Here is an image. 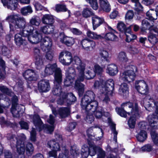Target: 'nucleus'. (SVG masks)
Here are the masks:
<instances>
[{
	"instance_id": "59",
	"label": "nucleus",
	"mask_w": 158,
	"mask_h": 158,
	"mask_svg": "<svg viewBox=\"0 0 158 158\" xmlns=\"http://www.w3.org/2000/svg\"><path fill=\"white\" fill-rule=\"evenodd\" d=\"M34 5L36 10H47V8L44 7L38 2H35L34 3Z\"/></svg>"
},
{
	"instance_id": "18",
	"label": "nucleus",
	"mask_w": 158,
	"mask_h": 158,
	"mask_svg": "<svg viewBox=\"0 0 158 158\" xmlns=\"http://www.w3.org/2000/svg\"><path fill=\"white\" fill-rule=\"evenodd\" d=\"M95 95L94 93L91 91H88L82 98L81 103L85 106L87 104L86 102L97 101L95 100Z\"/></svg>"
},
{
	"instance_id": "20",
	"label": "nucleus",
	"mask_w": 158,
	"mask_h": 158,
	"mask_svg": "<svg viewBox=\"0 0 158 158\" xmlns=\"http://www.w3.org/2000/svg\"><path fill=\"white\" fill-rule=\"evenodd\" d=\"M97 151L99 152L98 155V157L100 158H104L105 156V152L102 150L100 148L93 146L90 147L89 148V154L90 156H94Z\"/></svg>"
},
{
	"instance_id": "54",
	"label": "nucleus",
	"mask_w": 158,
	"mask_h": 158,
	"mask_svg": "<svg viewBox=\"0 0 158 158\" xmlns=\"http://www.w3.org/2000/svg\"><path fill=\"white\" fill-rule=\"evenodd\" d=\"M151 135L154 143L158 146V134L155 131H152L151 132Z\"/></svg>"
},
{
	"instance_id": "42",
	"label": "nucleus",
	"mask_w": 158,
	"mask_h": 158,
	"mask_svg": "<svg viewBox=\"0 0 158 158\" xmlns=\"http://www.w3.org/2000/svg\"><path fill=\"white\" fill-rule=\"evenodd\" d=\"M48 145L50 148H52L55 151H59L60 149V147L57 142H56L54 140H52L49 141L48 143Z\"/></svg>"
},
{
	"instance_id": "29",
	"label": "nucleus",
	"mask_w": 158,
	"mask_h": 158,
	"mask_svg": "<svg viewBox=\"0 0 158 158\" xmlns=\"http://www.w3.org/2000/svg\"><path fill=\"white\" fill-rule=\"evenodd\" d=\"M54 26L53 25H48L41 27L40 28V31L46 34L52 33L54 29Z\"/></svg>"
},
{
	"instance_id": "39",
	"label": "nucleus",
	"mask_w": 158,
	"mask_h": 158,
	"mask_svg": "<svg viewBox=\"0 0 158 158\" xmlns=\"http://www.w3.org/2000/svg\"><path fill=\"white\" fill-rule=\"evenodd\" d=\"M154 32L153 30H151L148 36V39L149 42L152 44L154 45L158 42V40L153 32Z\"/></svg>"
},
{
	"instance_id": "25",
	"label": "nucleus",
	"mask_w": 158,
	"mask_h": 158,
	"mask_svg": "<svg viewBox=\"0 0 158 158\" xmlns=\"http://www.w3.org/2000/svg\"><path fill=\"white\" fill-rule=\"evenodd\" d=\"M92 19L94 30L104 22V19L102 18L99 17L96 15L93 16Z\"/></svg>"
},
{
	"instance_id": "2",
	"label": "nucleus",
	"mask_w": 158,
	"mask_h": 158,
	"mask_svg": "<svg viewBox=\"0 0 158 158\" xmlns=\"http://www.w3.org/2000/svg\"><path fill=\"white\" fill-rule=\"evenodd\" d=\"M82 63L84 64L83 67L82 68L81 71L77 70L78 73V76L77 80L75 81V88L78 91L79 94L82 95L84 91V85L80 83V81H83L85 79H90L94 78L95 76V73L94 70H92V68L90 66H87L86 73L85 74V70L86 64L85 62L82 61Z\"/></svg>"
},
{
	"instance_id": "48",
	"label": "nucleus",
	"mask_w": 158,
	"mask_h": 158,
	"mask_svg": "<svg viewBox=\"0 0 158 158\" xmlns=\"http://www.w3.org/2000/svg\"><path fill=\"white\" fill-rule=\"evenodd\" d=\"M25 150L27 153L31 154L33 152L34 150V147L32 144L30 143L24 142Z\"/></svg>"
},
{
	"instance_id": "8",
	"label": "nucleus",
	"mask_w": 158,
	"mask_h": 158,
	"mask_svg": "<svg viewBox=\"0 0 158 158\" xmlns=\"http://www.w3.org/2000/svg\"><path fill=\"white\" fill-rule=\"evenodd\" d=\"M31 117L32 118L33 123L36 129H38L39 131H40L44 129L47 130L50 133L53 131L54 126L53 124L54 123L55 119L54 117L52 115H50L49 118L47 120L48 123L52 125L51 126L46 125H43L39 116L38 115H31Z\"/></svg>"
},
{
	"instance_id": "49",
	"label": "nucleus",
	"mask_w": 158,
	"mask_h": 158,
	"mask_svg": "<svg viewBox=\"0 0 158 158\" xmlns=\"http://www.w3.org/2000/svg\"><path fill=\"white\" fill-rule=\"evenodd\" d=\"M152 103H153V101L152 99H148L146 101L144 100V104L145 109L150 111L152 110V109H153V108L151 107Z\"/></svg>"
},
{
	"instance_id": "13",
	"label": "nucleus",
	"mask_w": 158,
	"mask_h": 158,
	"mask_svg": "<svg viewBox=\"0 0 158 158\" xmlns=\"http://www.w3.org/2000/svg\"><path fill=\"white\" fill-rule=\"evenodd\" d=\"M71 67L66 70V78L64 80V84L65 86H69L73 82L76 76V73L74 67Z\"/></svg>"
},
{
	"instance_id": "32",
	"label": "nucleus",
	"mask_w": 158,
	"mask_h": 158,
	"mask_svg": "<svg viewBox=\"0 0 158 158\" xmlns=\"http://www.w3.org/2000/svg\"><path fill=\"white\" fill-rule=\"evenodd\" d=\"M66 100L63 104L70 105L73 102L76 101V98L72 93L67 94L66 93Z\"/></svg>"
},
{
	"instance_id": "26",
	"label": "nucleus",
	"mask_w": 158,
	"mask_h": 158,
	"mask_svg": "<svg viewBox=\"0 0 158 158\" xmlns=\"http://www.w3.org/2000/svg\"><path fill=\"white\" fill-rule=\"evenodd\" d=\"M58 69H60L61 70L60 68H57V65L56 64H48L45 68L44 72L45 74V76H46L52 74L53 73L54 71H55V75L56 72Z\"/></svg>"
},
{
	"instance_id": "21",
	"label": "nucleus",
	"mask_w": 158,
	"mask_h": 158,
	"mask_svg": "<svg viewBox=\"0 0 158 158\" xmlns=\"http://www.w3.org/2000/svg\"><path fill=\"white\" fill-rule=\"evenodd\" d=\"M23 75L25 79L28 81H35L38 78V75L33 70L31 69L26 71Z\"/></svg>"
},
{
	"instance_id": "55",
	"label": "nucleus",
	"mask_w": 158,
	"mask_h": 158,
	"mask_svg": "<svg viewBox=\"0 0 158 158\" xmlns=\"http://www.w3.org/2000/svg\"><path fill=\"white\" fill-rule=\"evenodd\" d=\"M56 10L57 12L61 11H67V9L64 5H56L55 6Z\"/></svg>"
},
{
	"instance_id": "3",
	"label": "nucleus",
	"mask_w": 158,
	"mask_h": 158,
	"mask_svg": "<svg viewBox=\"0 0 158 158\" xmlns=\"http://www.w3.org/2000/svg\"><path fill=\"white\" fill-rule=\"evenodd\" d=\"M59 60L63 65L69 66L72 63V66L79 71H81L84 64L81 63L82 60L77 56H75L73 58L71 53L67 51L61 52L59 54Z\"/></svg>"
},
{
	"instance_id": "27",
	"label": "nucleus",
	"mask_w": 158,
	"mask_h": 158,
	"mask_svg": "<svg viewBox=\"0 0 158 158\" xmlns=\"http://www.w3.org/2000/svg\"><path fill=\"white\" fill-rule=\"evenodd\" d=\"M150 22L147 19L143 20L142 22L143 29L144 30L149 29L150 31L151 30H153L154 32L158 33V29L156 28H152V25L150 24Z\"/></svg>"
},
{
	"instance_id": "1",
	"label": "nucleus",
	"mask_w": 158,
	"mask_h": 158,
	"mask_svg": "<svg viewBox=\"0 0 158 158\" xmlns=\"http://www.w3.org/2000/svg\"><path fill=\"white\" fill-rule=\"evenodd\" d=\"M122 108H116V110L121 117L126 118L127 115L130 117L128 121V124L131 128L135 127L137 118L139 116V109L136 103L133 104L128 102L122 105Z\"/></svg>"
},
{
	"instance_id": "6",
	"label": "nucleus",
	"mask_w": 158,
	"mask_h": 158,
	"mask_svg": "<svg viewBox=\"0 0 158 158\" xmlns=\"http://www.w3.org/2000/svg\"><path fill=\"white\" fill-rule=\"evenodd\" d=\"M40 30L34 29L33 26L28 24L24 28L22 33L23 35L27 36L28 41L32 44H36L42 40L43 35Z\"/></svg>"
},
{
	"instance_id": "53",
	"label": "nucleus",
	"mask_w": 158,
	"mask_h": 158,
	"mask_svg": "<svg viewBox=\"0 0 158 158\" xmlns=\"http://www.w3.org/2000/svg\"><path fill=\"white\" fill-rule=\"evenodd\" d=\"M94 71L95 74H101L104 71V68L98 64H95L94 66Z\"/></svg>"
},
{
	"instance_id": "61",
	"label": "nucleus",
	"mask_w": 158,
	"mask_h": 158,
	"mask_svg": "<svg viewBox=\"0 0 158 158\" xmlns=\"http://www.w3.org/2000/svg\"><path fill=\"white\" fill-rule=\"evenodd\" d=\"M47 52L45 55L46 58L49 60H52L53 58V53L51 49L46 51Z\"/></svg>"
},
{
	"instance_id": "14",
	"label": "nucleus",
	"mask_w": 158,
	"mask_h": 158,
	"mask_svg": "<svg viewBox=\"0 0 158 158\" xmlns=\"http://www.w3.org/2000/svg\"><path fill=\"white\" fill-rule=\"evenodd\" d=\"M80 44L82 48L87 51H92L95 47L96 43L92 40L85 39L80 41Z\"/></svg>"
},
{
	"instance_id": "41",
	"label": "nucleus",
	"mask_w": 158,
	"mask_h": 158,
	"mask_svg": "<svg viewBox=\"0 0 158 158\" xmlns=\"http://www.w3.org/2000/svg\"><path fill=\"white\" fill-rule=\"evenodd\" d=\"M86 34L88 37L94 40L102 39L103 38V36L101 35H98L96 33L90 31H88Z\"/></svg>"
},
{
	"instance_id": "17",
	"label": "nucleus",
	"mask_w": 158,
	"mask_h": 158,
	"mask_svg": "<svg viewBox=\"0 0 158 158\" xmlns=\"http://www.w3.org/2000/svg\"><path fill=\"white\" fill-rule=\"evenodd\" d=\"M38 89L39 91L41 92L49 91L51 89L49 81L45 79L40 81L38 84Z\"/></svg>"
},
{
	"instance_id": "63",
	"label": "nucleus",
	"mask_w": 158,
	"mask_h": 158,
	"mask_svg": "<svg viewBox=\"0 0 158 158\" xmlns=\"http://www.w3.org/2000/svg\"><path fill=\"white\" fill-rule=\"evenodd\" d=\"M30 139L33 142L36 140V133L35 129L34 128H32L31 131L30 133Z\"/></svg>"
},
{
	"instance_id": "15",
	"label": "nucleus",
	"mask_w": 158,
	"mask_h": 158,
	"mask_svg": "<svg viewBox=\"0 0 158 158\" xmlns=\"http://www.w3.org/2000/svg\"><path fill=\"white\" fill-rule=\"evenodd\" d=\"M135 87L137 90L142 94H146L148 91V85L144 81H136Z\"/></svg>"
},
{
	"instance_id": "60",
	"label": "nucleus",
	"mask_w": 158,
	"mask_h": 158,
	"mask_svg": "<svg viewBox=\"0 0 158 158\" xmlns=\"http://www.w3.org/2000/svg\"><path fill=\"white\" fill-rule=\"evenodd\" d=\"M134 16L133 11L132 10H129L125 15V18L126 19L130 20L133 19Z\"/></svg>"
},
{
	"instance_id": "45",
	"label": "nucleus",
	"mask_w": 158,
	"mask_h": 158,
	"mask_svg": "<svg viewBox=\"0 0 158 158\" xmlns=\"http://www.w3.org/2000/svg\"><path fill=\"white\" fill-rule=\"evenodd\" d=\"M82 14L84 17L88 18L93 15V13L91 9L89 8H86L83 10Z\"/></svg>"
},
{
	"instance_id": "24",
	"label": "nucleus",
	"mask_w": 158,
	"mask_h": 158,
	"mask_svg": "<svg viewBox=\"0 0 158 158\" xmlns=\"http://www.w3.org/2000/svg\"><path fill=\"white\" fill-rule=\"evenodd\" d=\"M4 6L6 5L7 8L11 10H14L17 7L18 4V0H1Z\"/></svg>"
},
{
	"instance_id": "33",
	"label": "nucleus",
	"mask_w": 158,
	"mask_h": 158,
	"mask_svg": "<svg viewBox=\"0 0 158 158\" xmlns=\"http://www.w3.org/2000/svg\"><path fill=\"white\" fill-rule=\"evenodd\" d=\"M117 60L119 63H123L127 62L128 59L126 53L124 52H121L118 54Z\"/></svg>"
},
{
	"instance_id": "10",
	"label": "nucleus",
	"mask_w": 158,
	"mask_h": 158,
	"mask_svg": "<svg viewBox=\"0 0 158 158\" xmlns=\"http://www.w3.org/2000/svg\"><path fill=\"white\" fill-rule=\"evenodd\" d=\"M137 71V68L133 65L130 67V69L124 72L121 74L120 80L122 81L130 82L135 79V73Z\"/></svg>"
},
{
	"instance_id": "44",
	"label": "nucleus",
	"mask_w": 158,
	"mask_h": 158,
	"mask_svg": "<svg viewBox=\"0 0 158 158\" xmlns=\"http://www.w3.org/2000/svg\"><path fill=\"white\" fill-rule=\"evenodd\" d=\"M89 148L86 145L83 146L81 149V154L82 158H87L89 155Z\"/></svg>"
},
{
	"instance_id": "51",
	"label": "nucleus",
	"mask_w": 158,
	"mask_h": 158,
	"mask_svg": "<svg viewBox=\"0 0 158 158\" xmlns=\"http://www.w3.org/2000/svg\"><path fill=\"white\" fill-rule=\"evenodd\" d=\"M32 12L31 7L27 6L22 8L21 10V13L24 15H26L29 14H31Z\"/></svg>"
},
{
	"instance_id": "38",
	"label": "nucleus",
	"mask_w": 158,
	"mask_h": 158,
	"mask_svg": "<svg viewBox=\"0 0 158 158\" xmlns=\"http://www.w3.org/2000/svg\"><path fill=\"white\" fill-rule=\"evenodd\" d=\"M137 139L138 141L140 142L144 141L147 137L146 132L144 130H141L137 136Z\"/></svg>"
},
{
	"instance_id": "40",
	"label": "nucleus",
	"mask_w": 158,
	"mask_h": 158,
	"mask_svg": "<svg viewBox=\"0 0 158 158\" xmlns=\"http://www.w3.org/2000/svg\"><path fill=\"white\" fill-rule=\"evenodd\" d=\"M117 37L112 32H108L106 34L102 39H104L107 41H115L117 39Z\"/></svg>"
},
{
	"instance_id": "46",
	"label": "nucleus",
	"mask_w": 158,
	"mask_h": 158,
	"mask_svg": "<svg viewBox=\"0 0 158 158\" xmlns=\"http://www.w3.org/2000/svg\"><path fill=\"white\" fill-rule=\"evenodd\" d=\"M29 23L31 25L38 26L41 23L40 19L37 17L35 16L33 17L30 20Z\"/></svg>"
},
{
	"instance_id": "22",
	"label": "nucleus",
	"mask_w": 158,
	"mask_h": 158,
	"mask_svg": "<svg viewBox=\"0 0 158 158\" xmlns=\"http://www.w3.org/2000/svg\"><path fill=\"white\" fill-rule=\"evenodd\" d=\"M52 44L51 39L48 37H45L41 40V48L44 51L49 50L51 49Z\"/></svg>"
},
{
	"instance_id": "30",
	"label": "nucleus",
	"mask_w": 158,
	"mask_h": 158,
	"mask_svg": "<svg viewBox=\"0 0 158 158\" xmlns=\"http://www.w3.org/2000/svg\"><path fill=\"white\" fill-rule=\"evenodd\" d=\"M42 21V23L44 24L53 25L54 22V19L52 16L46 14L43 16Z\"/></svg>"
},
{
	"instance_id": "11",
	"label": "nucleus",
	"mask_w": 158,
	"mask_h": 158,
	"mask_svg": "<svg viewBox=\"0 0 158 158\" xmlns=\"http://www.w3.org/2000/svg\"><path fill=\"white\" fill-rule=\"evenodd\" d=\"M114 88V81L112 79H110L106 81H102L99 89L100 92L104 95H111Z\"/></svg>"
},
{
	"instance_id": "7",
	"label": "nucleus",
	"mask_w": 158,
	"mask_h": 158,
	"mask_svg": "<svg viewBox=\"0 0 158 158\" xmlns=\"http://www.w3.org/2000/svg\"><path fill=\"white\" fill-rule=\"evenodd\" d=\"M7 139L10 141L12 143H14L16 140V148L17 152L19 154V157L21 158H25L24 155L25 151L24 141L26 139V136L23 134H21L17 139L15 135L11 134L8 135Z\"/></svg>"
},
{
	"instance_id": "12",
	"label": "nucleus",
	"mask_w": 158,
	"mask_h": 158,
	"mask_svg": "<svg viewBox=\"0 0 158 158\" xmlns=\"http://www.w3.org/2000/svg\"><path fill=\"white\" fill-rule=\"evenodd\" d=\"M155 108V112L156 114L149 115L148 117V120L150 126L153 129H156L158 128V102H154Z\"/></svg>"
},
{
	"instance_id": "34",
	"label": "nucleus",
	"mask_w": 158,
	"mask_h": 158,
	"mask_svg": "<svg viewBox=\"0 0 158 158\" xmlns=\"http://www.w3.org/2000/svg\"><path fill=\"white\" fill-rule=\"evenodd\" d=\"M101 8L106 12H109L110 10V6L107 0H99Z\"/></svg>"
},
{
	"instance_id": "5",
	"label": "nucleus",
	"mask_w": 158,
	"mask_h": 158,
	"mask_svg": "<svg viewBox=\"0 0 158 158\" xmlns=\"http://www.w3.org/2000/svg\"><path fill=\"white\" fill-rule=\"evenodd\" d=\"M0 90L9 96H13L12 98V107L11 111L14 117H19L24 112V108L23 106L17 104L18 100L17 97L16 96H14V93L4 86L0 85Z\"/></svg>"
},
{
	"instance_id": "36",
	"label": "nucleus",
	"mask_w": 158,
	"mask_h": 158,
	"mask_svg": "<svg viewBox=\"0 0 158 158\" xmlns=\"http://www.w3.org/2000/svg\"><path fill=\"white\" fill-rule=\"evenodd\" d=\"M93 113H94L95 117L97 118H100L102 117H104V112L102 107H98L97 108Z\"/></svg>"
},
{
	"instance_id": "19",
	"label": "nucleus",
	"mask_w": 158,
	"mask_h": 158,
	"mask_svg": "<svg viewBox=\"0 0 158 158\" xmlns=\"http://www.w3.org/2000/svg\"><path fill=\"white\" fill-rule=\"evenodd\" d=\"M23 31H20L19 33L16 34L15 36V41L16 45L20 46L21 45H26L27 42L25 37L22 33Z\"/></svg>"
},
{
	"instance_id": "37",
	"label": "nucleus",
	"mask_w": 158,
	"mask_h": 158,
	"mask_svg": "<svg viewBox=\"0 0 158 158\" xmlns=\"http://www.w3.org/2000/svg\"><path fill=\"white\" fill-rule=\"evenodd\" d=\"M70 109L68 107H61L59 110V114L61 118H65L68 116L70 113Z\"/></svg>"
},
{
	"instance_id": "50",
	"label": "nucleus",
	"mask_w": 158,
	"mask_h": 158,
	"mask_svg": "<svg viewBox=\"0 0 158 158\" xmlns=\"http://www.w3.org/2000/svg\"><path fill=\"white\" fill-rule=\"evenodd\" d=\"M126 32H125L126 38V40L127 42H129L132 40V34H131V26L128 27V28Z\"/></svg>"
},
{
	"instance_id": "62",
	"label": "nucleus",
	"mask_w": 158,
	"mask_h": 158,
	"mask_svg": "<svg viewBox=\"0 0 158 158\" xmlns=\"http://www.w3.org/2000/svg\"><path fill=\"white\" fill-rule=\"evenodd\" d=\"M152 150V147L150 144L144 145L141 148L140 151L142 152H149Z\"/></svg>"
},
{
	"instance_id": "35",
	"label": "nucleus",
	"mask_w": 158,
	"mask_h": 158,
	"mask_svg": "<svg viewBox=\"0 0 158 158\" xmlns=\"http://www.w3.org/2000/svg\"><path fill=\"white\" fill-rule=\"evenodd\" d=\"M157 13V7L155 11L152 10H149L146 13V16L147 17V19H149L151 20L156 19V15L158 16Z\"/></svg>"
},
{
	"instance_id": "4",
	"label": "nucleus",
	"mask_w": 158,
	"mask_h": 158,
	"mask_svg": "<svg viewBox=\"0 0 158 158\" xmlns=\"http://www.w3.org/2000/svg\"><path fill=\"white\" fill-rule=\"evenodd\" d=\"M62 77L61 70L58 69L55 73L54 85L52 90V93L54 95L59 97L57 102V104L60 105H63L64 103L66 96V93L62 92L60 86Z\"/></svg>"
},
{
	"instance_id": "52",
	"label": "nucleus",
	"mask_w": 158,
	"mask_h": 158,
	"mask_svg": "<svg viewBox=\"0 0 158 158\" xmlns=\"http://www.w3.org/2000/svg\"><path fill=\"white\" fill-rule=\"evenodd\" d=\"M128 27H126L125 24L122 22L119 23L117 25V28L120 31L124 33L127 31V29Z\"/></svg>"
},
{
	"instance_id": "58",
	"label": "nucleus",
	"mask_w": 158,
	"mask_h": 158,
	"mask_svg": "<svg viewBox=\"0 0 158 158\" xmlns=\"http://www.w3.org/2000/svg\"><path fill=\"white\" fill-rule=\"evenodd\" d=\"M110 127L111 128L112 131L114 134V140L115 142H117V135L118 132L115 130V125L113 123H111Z\"/></svg>"
},
{
	"instance_id": "31",
	"label": "nucleus",
	"mask_w": 158,
	"mask_h": 158,
	"mask_svg": "<svg viewBox=\"0 0 158 158\" xmlns=\"http://www.w3.org/2000/svg\"><path fill=\"white\" fill-rule=\"evenodd\" d=\"M119 92L121 95L126 96L128 94V87L126 83H122L120 85Z\"/></svg>"
},
{
	"instance_id": "23",
	"label": "nucleus",
	"mask_w": 158,
	"mask_h": 158,
	"mask_svg": "<svg viewBox=\"0 0 158 158\" xmlns=\"http://www.w3.org/2000/svg\"><path fill=\"white\" fill-rule=\"evenodd\" d=\"M60 37V41L68 46H72L75 43V39L72 37L67 36L64 35H61Z\"/></svg>"
},
{
	"instance_id": "47",
	"label": "nucleus",
	"mask_w": 158,
	"mask_h": 158,
	"mask_svg": "<svg viewBox=\"0 0 158 158\" xmlns=\"http://www.w3.org/2000/svg\"><path fill=\"white\" fill-rule=\"evenodd\" d=\"M35 64L36 68L39 69H41L44 66L42 56L36 57Z\"/></svg>"
},
{
	"instance_id": "16",
	"label": "nucleus",
	"mask_w": 158,
	"mask_h": 158,
	"mask_svg": "<svg viewBox=\"0 0 158 158\" xmlns=\"http://www.w3.org/2000/svg\"><path fill=\"white\" fill-rule=\"evenodd\" d=\"M85 106L81 103V105L82 109H85L87 112L92 114L97 108L98 107V102L97 101L86 102Z\"/></svg>"
},
{
	"instance_id": "9",
	"label": "nucleus",
	"mask_w": 158,
	"mask_h": 158,
	"mask_svg": "<svg viewBox=\"0 0 158 158\" xmlns=\"http://www.w3.org/2000/svg\"><path fill=\"white\" fill-rule=\"evenodd\" d=\"M6 20L9 22L12 23L15 27L16 29H22L23 31L26 24L25 19L18 14L11 15L6 18ZM20 31H21L20 30Z\"/></svg>"
},
{
	"instance_id": "64",
	"label": "nucleus",
	"mask_w": 158,
	"mask_h": 158,
	"mask_svg": "<svg viewBox=\"0 0 158 158\" xmlns=\"http://www.w3.org/2000/svg\"><path fill=\"white\" fill-rule=\"evenodd\" d=\"M92 114L89 112H87V114L86 118V120L87 122L91 123L94 120V118Z\"/></svg>"
},
{
	"instance_id": "57",
	"label": "nucleus",
	"mask_w": 158,
	"mask_h": 158,
	"mask_svg": "<svg viewBox=\"0 0 158 158\" xmlns=\"http://www.w3.org/2000/svg\"><path fill=\"white\" fill-rule=\"evenodd\" d=\"M90 5L92 8L95 10L98 9V6L97 2V0H86Z\"/></svg>"
},
{
	"instance_id": "28",
	"label": "nucleus",
	"mask_w": 158,
	"mask_h": 158,
	"mask_svg": "<svg viewBox=\"0 0 158 158\" xmlns=\"http://www.w3.org/2000/svg\"><path fill=\"white\" fill-rule=\"evenodd\" d=\"M106 71V73L112 76L115 75L118 72L117 66L114 64L108 65Z\"/></svg>"
},
{
	"instance_id": "56",
	"label": "nucleus",
	"mask_w": 158,
	"mask_h": 158,
	"mask_svg": "<svg viewBox=\"0 0 158 158\" xmlns=\"http://www.w3.org/2000/svg\"><path fill=\"white\" fill-rule=\"evenodd\" d=\"M131 1L135 3V8L136 10L139 11L142 10V6L139 2V0H131Z\"/></svg>"
},
{
	"instance_id": "43",
	"label": "nucleus",
	"mask_w": 158,
	"mask_h": 158,
	"mask_svg": "<svg viewBox=\"0 0 158 158\" xmlns=\"http://www.w3.org/2000/svg\"><path fill=\"white\" fill-rule=\"evenodd\" d=\"M99 55L102 60V61L100 62L101 64L104 61L108 62L109 61V53L106 51L101 49L99 52Z\"/></svg>"
}]
</instances>
